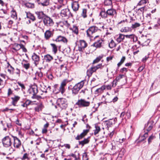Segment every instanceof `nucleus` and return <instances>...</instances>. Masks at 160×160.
<instances>
[{
	"mask_svg": "<svg viewBox=\"0 0 160 160\" xmlns=\"http://www.w3.org/2000/svg\"><path fill=\"white\" fill-rule=\"evenodd\" d=\"M101 30L96 26H92L90 27L86 31L87 36L91 39L93 38V40L99 37V35H97V33L101 32Z\"/></svg>",
	"mask_w": 160,
	"mask_h": 160,
	"instance_id": "1",
	"label": "nucleus"
},
{
	"mask_svg": "<svg viewBox=\"0 0 160 160\" xmlns=\"http://www.w3.org/2000/svg\"><path fill=\"white\" fill-rule=\"evenodd\" d=\"M58 105L61 110H65L68 106V103L67 100L64 98H59L57 100Z\"/></svg>",
	"mask_w": 160,
	"mask_h": 160,
	"instance_id": "2",
	"label": "nucleus"
},
{
	"mask_svg": "<svg viewBox=\"0 0 160 160\" xmlns=\"http://www.w3.org/2000/svg\"><path fill=\"white\" fill-rule=\"evenodd\" d=\"M90 104V102L82 98L79 99L75 103V105L78 106L79 108L88 107Z\"/></svg>",
	"mask_w": 160,
	"mask_h": 160,
	"instance_id": "3",
	"label": "nucleus"
},
{
	"mask_svg": "<svg viewBox=\"0 0 160 160\" xmlns=\"http://www.w3.org/2000/svg\"><path fill=\"white\" fill-rule=\"evenodd\" d=\"M103 68H104V66L102 65V64H98L95 66H92L87 70V75L88 76H91L93 73L95 72L97 70L99 69H102Z\"/></svg>",
	"mask_w": 160,
	"mask_h": 160,
	"instance_id": "4",
	"label": "nucleus"
},
{
	"mask_svg": "<svg viewBox=\"0 0 160 160\" xmlns=\"http://www.w3.org/2000/svg\"><path fill=\"white\" fill-rule=\"evenodd\" d=\"M112 149L114 150L115 153L118 152V158H122L125 154L126 150L124 148H120L118 146L112 147Z\"/></svg>",
	"mask_w": 160,
	"mask_h": 160,
	"instance_id": "5",
	"label": "nucleus"
},
{
	"mask_svg": "<svg viewBox=\"0 0 160 160\" xmlns=\"http://www.w3.org/2000/svg\"><path fill=\"white\" fill-rule=\"evenodd\" d=\"M44 25L47 27H52L54 24L52 19L48 15H46L43 20Z\"/></svg>",
	"mask_w": 160,
	"mask_h": 160,
	"instance_id": "6",
	"label": "nucleus"
},
{
	"mask_svg": "<svg viewBox=\"0 0 160 160\" xmlns=\"http://www.w3.org/2000/svg\"><path fill=\"white\" fill-rule=\"evenodd\" d=\"M69 82V81L68 79H65L63 80L59 88L58 91L57 92V93L61 92L62 94H63L65 91V87Z\"/></svg>",
	"mask_w": 160,
	"mask_h": 160,
	"instance_id": "7",
	"label": "nucleus"
},
{
	"mask_svg": "<svg viewBox=\"0 0 160 160\" xmlns=\"http://www.w3.org/2000/svg\"><path fill=\"white\" fill-rule=\"evenodd\" d=\"M117 121V118H114L110 119L108 120L103 121V124L107 127V128H108L109 127H112L114 124H115Z\"/></svg>",
	"mask_w": 160,
	"mask_h": 160,
	"instance_id": "8",
	"label": "nucleus"
},
{
	"mask_svg": "<svg viewBox=\"0 0 160 160\" xmlns=\"http://www.w3.org/2000/svg\"><path fill=\"white\" fill-rule=\"evenodd\" d=\"M3 146L6 147H8L12 144L11 138L8 136L4 138L2 140Z\"/></svg>",
	"mask_w": 160,
	"mask_h": 160,
	"instance_id": "9",
	"label": "nucleus"
},
{
	"mask_svg": "<svg viewBox=\"0 0 160 160\" xmlns=\"http://www.w3.org/2000/svg\"><path fill=\"white\" fill-rule=\"evenodd\" d=\"M60 13L62 17H69L70 16L73 17L72 14L71 13L68 8H66L62 10Z\"/></svg>",
	"mask_w": 160,
	"mask_h": 160,
	"instance_id": "10",
	"label": "nucleus"
},
{
	"mask_svg": "<svg viewBox=\"0 0 160 160\" xmlns=\"http://www.w3.org/2000/svg\"><path fill=\"white\" fill-rule=\"evenodd\" d=\"M104 44V41L99 38V39L94 42L92 46L97 48H99L103 47Z\"/></svg>",
	"mask_w": 160,
	"mask_h": 160,
	"instance_id": "11",
	"label": "nucleus"
},
{
	"mask_svg": "<svg viewBox=\"0 0 160 160\" xmlns=\"http://www.w3.org/2000/svg\"><path fill=\"white\" fill-rule=\"evenodd\" d=\"M12 137L13 139V146L14 148H19L21 145V142L20 140L16 137L12 135Z\"/></svg>",
	"mask_w": 160,
	"mask_h": 160,
	"instance_id": "12",
	"label": "nucleus"
},
{
	"mask_svg": "<svg viewBox=\"0 0 160 160\" xmlns=\"http://www.w3.org/2000/svg\"><path fill=\"white\" fill-rule=\"evenodd\" d=\"M28 92L32 95L37 94L38 92V87L37 85H33L28 90Z\"/></svg>",
	"mask_w": 160,
	"mask_h": 160,
	"instance_id": "13",
	"label": "nucleus"
},
{
	"mask_svg": "<svg viewBox=\"0 0 160 160\" xmlns=\"http://www.w3.org/2000/svg\"><path fill=\"white\" fill-rule=\"evenodd\" d=\"M53 32L51 31L50 29L47 30L44 33L45 39L46 40H49L50 38L53 36Z\"/></svg>",
	"mask_w": 160,
	"mask_h": 160,
	"instance_id": "14",
	"label": "nucleus"
},
{
	"mask_svg": "<svg viewBox=\"0 0 160 160\" xmlns=\"http://www.w3.org/2000/svg\"><path fill=\"white\" fill-rule=\"evenodd\" d=\"M80 44L78 45V50L79 51H83L84 48L87 46V44L83 40H80Z\"/></svg>",
	"mask_w": 160,
	"mask_h": 160,
	"instance_id": "15",
	"label": "nucleus"
},
{
	"mask_svg": "<svg viewBox=\"0 0 160 160\" xmlns=\"http://www.w3.org/2000/svg\"><path fill=\"white\" fill-rule=\"evenodd\" d=\"M32 61L34 62V63L36 66L39 64L40 61V57L36 54L34 53L32 56Z\"/></svg>",
	"mask_w": 160,
	"mask_h": 160,
	"instance_id": "16",
	"label": "nucleus"
},
{
	"mask_svg": "<svg viewBox=\"0 0 160 160\" xmlns=\"http://www.w3.org/2000/svg\"><path fill=\"white\" fill-rule=\"evenodd\" d=\"M52 41L56 42H62L66 44L68 41L67 39L65 37L61 35L58 36L56 39H53Z\"/></svg>",
	"mask_w": 160,
	"mask_h": 160,
	"instance_id": "17",
	"label": "nucleus"
},
{
	"mask_svg": "<svg viewBox=\"0 0 160 160\" xmlns=\"http://www.w3.org/2000/svg\"><path fill=\"white\" fill-rule=\"evenodd\" d=\"M88 132V130H83V132L80 135H78L75 138L76 140H80L86 136Z\"/></svg>",
	"mask_w": 160,
	"mask_h": 160,
	"instance_id": "18",
	"label": "nucleus"
},
{
	"mask_svg": "<svg viewBox=\"0 0 160 160\" xmlns=\"http://www.w3.org/2000/svg\"><path fill=\"white\" fill-rule=\"evenodd\" d=\"M106 11L108 16L113 17L116 15L117 12L116 10L112 8L108 9L106 10Z\"/></svg>",
	"mask_w": 160,
	"mask_h": 160,
	"instance_id": "19",
	"label": "nucleus"
},
{
	"mask_svg": "<svg viewBox=\"0 0 160 160\" xmlns=\"http://www.w3.org/2000/svg\"><path fill=\"white\" fill-rule=\"evenodd\" d=\"M35 13L38 19H42L43 20L47 15L43 11L36 12Z\"/></svg>",
	"mask_w": 160,
	"mask_h": 160,
	"instance_id": "20",
	"label": "nucleus"
},
{
	"mask_svg": "<svg viewBox=\"0 0 160 160\" xmlns=\"http://www.w3.org/2000/svg\"><path fill=\"white\" fill-rule=\"evenodd\" d=\"M154 122L153 121H149L145 124V128L148 131H150L152 129L153 126Z\"/></svg>",
	"mask_w": 160,
	"mask_h": 160,
	"instance_id": "21",
	"label": "nucleus"
},
{
	"mask_svg": "<svg viewBox=\"0 0 160 160\" xmlns=\"http://www.w3.org/2000/svg\"><path fill=\"white\" fill-rule=\"evenodd\" d=\"M90 137H89L87 138H84V139L82 141L78 142L79 145H81L82 147H83L85 145L88 144L90 142Z\"/></svg>",
	"mask_w": 160,
	"mask_h": 160,
	"instance_id": "22",
	"label": "nucleus"
},
{
	"mask_svg": "<svg viewBox=\"0 0 160 160\" xmlns=\"http://www.w3.org/2000/svg\"><path fill=\"white\" fill-rule=\"evenodd\" d=\"M79 7V4L78 2L75 1L72 4V8L73 11L75 12L78 10Z\"/></svg>",
	"mask_w": 160,
	"mask_h": 160,
	"instance_id": "23",
	"label": "nucleus"
},
{
	"mask_svg": "<svg viewBox=\"0 0 160 160\" xmlns=\"http://www.w3.org/2000/svg\"><path fill=\"white\" fill-rule=\"evenodd\" d=\"M20 98V97L18 96H14V97H12V104L14 106H16V104Z\"/></svg>",
	"mask_w": 160,
	"mask_h": 160,
	"instance_id": "24",
	"label": "nucleus"
},
{
	"mask_svg": "<svg viewBox=\"0 0 160 160\" xmlns=\"http://www.w3.org/2000/svg\"><path fill=\"white\" fill-rule=\"evenodd\" d=\"M106 88V86L105 85L102 86L101 87L97 89L95 91V94H99L102 93L103 91Z\"/></svg>",
	"mask_w": 160,
	"mask_h": 160,
	"instance_id": "25",
	"label": "nucleus"
},
{
	"mask_svg": "<svg viewBox=\"0 0 160 160\" xmlns=\"http://www.w3.org/2000/svg\"><path fill=\"white\" fill-rule=\"evenodd\" d=\"M26 17L30 19L32 22H34L36 20V18L33 14L30 12H26Z\"/></svg>",
	"mask_w": 160,
	"mask_h": 160,
	"instance_id": "26",
	"label": "nucleus"
},
{
	"mask_svg": "<svg viewBox=\"0 0 160 160\" xmlns=\"http://www.w3.org/2000/svg\"><path fill=\"white\" fill-rule=\"evenodd\" d=\"M72 92V94L73 95L75 96L78 93L79 91L80 90L78 88L77 86H76L75 85L71 89Z\"/></svg>",
	"mask_w": 160,
	"mask_h": 160,
	"instance_id": "27",
	"label": "nucleus"
},
{
	"mask_svg": "<svg viewBox=\"0 0 160 160\" xmlns=\"http://www.w3.org/2000/svg\"><path fill=\"white\" fill-rule=\"evenodd\" d=\"M50 0H38L39 4H41L43 6H47L49 4Z\"/></svg>",
	"mask_w": 160,
	"mask_h": 160,
	"instance_id": "28",
	"label": "nucleus"
},
{
	"mask_svg": "<svg viewBox=\"0 0 160 160\" xmlns=\"http://www.w3.org/2000/svg\"><path fill=\"white\" fill-rule=\"evenodd\" d=\"M44 60L47 62H50L53 59V57L49 54H47L44 56Z\"/></svg>",
	"mask_w": 160,
	"mask_h": 160,
	"instance_id": "29",
	"label": "nucleus"
},
{
	"mask_svg": "<svg viewBox=\"0 0 160 160\" xmlns=\"http://www.w3.org/2000/svg\"><path fill=\"white\" fill-rule=\"evenodd\" d=\"M69 29L72 31L73 33L76 35H78V28L76 26L73 25L72 27L70 28Z\"/></svg>",
	"mask_w": 160,
	"mask_h": 160,
	"instance_id": "30",
	"label": "nucleus"
},
{
	"mask_svg": "<svg viewBox=\"0 0 160 160\" xmlns=\"http://www.w3.org/2000/svg\"><path fill=\"white\" fill-rule=\"evenodd\" d=\"M95 129L93 130V134L94 135H96L101 130V128L97 124H95Z\"/></svg>",
	"mask_w": 160,
	"mask_h": 160,
	"instance_id": "31",
	"label": "nucleus"
},
{
	"mask_svg": "<svg viewBox=\"0 0 160 160\" xmlns=\"http://www.w3.org/2000/svg\"><path fill=\"white\" fill-rule=\"evenodd\" d=\"M124 75H123L120 74L118 76L116 77V79H115V80L116 81V82H115V85H114L113 82H114L115 80H114L112 82V87H115L116 85V83L118 81H119L120 80V79H121V78H123V77H124Z\"/></svg>",
	"mask_w": 160,
	"mask_h": 160,
	"instance_id": "32",
	"label": "nucleus"
},
{
	"mask_svg": "<svg viewBox=\"0 0 160 160\" xmlns=\"http://www.w3.org/2000/svg\"><path fill=\"white\" fill-rule=\"evenodd\" d=\"M100 15L102 18H106L108 17L107 14V11H106L105 8L104 9V10L102 11L100 13Z\"/></svg>",
	"mask_w": 160,
	"mask_h": 160,
	"instance_id": "33",
	"label": "nucleus"
},
{
	"mask_svg": "<svg viewBox=\"0 0 160 160\" xmlns=\"http://www.w3.org/2000/svg\"><path fill=\"white\" fill-rule=\"evenodd\" d=\"M125 37V35L121 34H120L119 35V36L118 38L117 39V41L118 42L120 43L122 41L123 39H124Z\"/></svg>",
	"mask_w": 160,
	"mask_h": 160,
	"instance_id": "34",
	"label": "nucleus"
},
{
	"mask_svg": "<svg viewBox=\"0 0 160 160\" xmlns=\"http://www.w3.org/2000/svg\"><path fill=\"white\" fill-rule=\"evenodd\" d=\"M84 84V81L82 80L80 82L76 84L75 85L76 86H77L79 90H80L83 86Z\"/></svg>",
	"mask_w": 160,
	"mask_h": 160,
	"instance_id": "35",
	"label": "nucleus"
},
{
	"mask_svg": "<svg viewBox=\"0 0 160 160\" xmlns=\"http://www.w3.org/2000/svg\"><path fill=\"white\" fill-rule=\"evenodd\" d=\"M132 30L131 28L129 27H125L124 28H122L120 30V31L122 32H128L131 31Z\"/></svg>",
	"mask_w": 160,
	"mask_h": 160,
	"instance_id": "36",
	"label": "nucleus"
},
{
	"mask_svg": "<svg viewBox=\"0 0 160 160\" xmlns=\"http://www.w3.org/2000/svg\"><path fill=\"white\" fill-rule=\"evenodd\" d=\"M50 45L52 48V52H54V53H56L58 51L57 47L54 43H51Z\"/></svg>",
	"mask_w": 160,
	"mask_h": 160,
	"instance_id": "37",
	"label": "nucleus"
},
{
	"mask_svg": "<svg viewBox=\"0 0 160 160\" xmlns=\"http://www.w3.org/2000/svg\"><path fill=\"white\" fill-rule=\"evenodd\" d=\"M103 57V55H102L97 57L93 62L92 64L98 63Z\"/></svg>",
	"mask_w": 160,
	"mask_h": 160,
	"instance_id": "38",
	"label": "nucleus"
},
{
	"mask_svg": "<svg viewBox=\"0 0 160 160\" xmlns=\"http://www.w3.org/2000/svg\"><path fill=\"white\" fill-rule=\"evenodd\" d=\"M11 17L15 19L17 18V14L16 11L13 9L11 11Z\"/></svg>",
	"mask_w": 160,
	"mask_h": 160,
	"instance_id": "39",
	"label": "nucleus"
},
{
	"mask_svg": "<svg viewBox=\"0 0 160 160\" xmlns=\"http://www.w3.org/2000/svg\"><path fill=\"white\" fill-rule=\"evenodd\" d=\"M156 138V137L155 136L153 135V134H152L150 136L149 138L148 139V144H150L152 142V140L155 139Z\"/></svg>",
	"mask_w": 160,
	"mask_h": 160,
	"instance_id": "40",
	"label": "nucleus"
},
{
	"mask_svg": "<svg viewBox=\"0 0 160 160\" xmlns=\"http://www.w3.org/2000/svg\"><path fill=\"white\" fill-rule=\"evenodd\" d=\"M148 136V132L145 133L144 134L141 136V139L138 141V142H140L144 141Z\"/></svg>",
	"mask_w": 160,
	"mask_h": 160,
	"instance_id": "41",
	"label": "nucleus"
},
{
	"mask_svg": "<svg viewBox=\"0 0 160 160\" xmlns=\"http://www.w3.org/2000/svg\"><path fill=\"white\" fill-rule=\"evenodd\" d=\"M7 12L6 10L3 9H1L0 10V17L1 18H4V16L3 15V14H7Z\"/></svg>",
	"mask_w": 160,
	"mask_h": 160,
	"instance_id": "42",
	"label": "nucleus"
},
{
	"mask_svg": "<svg viewBox=\"0 0 160 160\" xmlns=\"http://www.w3.org/2000/svg\"><path fill=\"white\" fill-rule=\"evenodd\" d=\"M116 45V44L112 39L111 40L110 42L109 43V47L111 48H112L115 47Z\"/></svg>",
	"mask_w": 160,
	"mask_h": 160,
	"instance_id": "43",
	"label": "nucleus"
},
{
	"mask_svg": "<svg viewBox=\"0 0 160 160\" xmlns=\"http://www.w3.org/2000/svg\"><path fill=\"white\" fill-rule=\"evenodd\" d=\"M42 68H39V69L40 70V71H37L36 73V76H38L39 78H41L43 77V73L41 72V69Z\"/></svg>",
	"mask_w": 160,
	"mask_h": 160,
	"instance_id": "44",
	"label": "nucleus"
},
{
	"mask_svg": "<svg viewBox=\"0 0 160 160\" xmlns=\"http://www.w3.org/2000/svg\"><path fill=\"white\" fill-rule=\"evenodd\" d=\"M140 25L141 24L139 23L135 22L132 24L131 28L132 29H133L139 27Z\"/></svg>",
	"mask_w": 160,
	"mask_h": 160,
	"instance_id": "45",
	"label": "nucleus"
},
{
	"mask_svg": "<svg viewBox=\"0 0 160 160\" xmlns=\"http://www.w3.org/2000/svg\"><path fill=\"white\" fill-rule=\"evenodd\" d=\"M26 7L29 8H33L34 7V5L33 3H31L29 2L26 3L25 4Z\"/></svg>",
	"mask_w": 160,
	"mask_h": 160,
	"instance_id": "46",
	"label": "nucleus"
},
{
	"mask_svg": "<svg viewBox=\"0 0 160 160\" xmlns=\"http://www.w3.org/2000/svg\"><path fill=\"white\" fill-rule=\"evenodd\" d=\"M22 67L23 68H25L26 70L28 69L30 67V64L29 63H22Z\"/></svg>",
	"mask_w": 160,
	"mask_h": 160,
	"instance_id": "47",
	"label": "nucleus"
},
{
	"mask_svg": "<svg viewBox=\"0 0 160 160\" xmlns=\"http://www.w3.org/2000/svg\"><path fill=\"white\" fill-rule=\"evenodd\" d=\"M125 115L124 117V118L126 120L127 119H128L130 118L131 117V114L129 112H125Z\"/></svg>",
	"mask_w": 160,
	"mask_h": 160,
	"instance_id": "48",
	"label": "nucleus"
},
{
	"mask_svg": "<svg viewBox=\"0 0 160 160\" xmlns=\"http://www.w3.org/2000/svg\"><path fill=\"white\" fill-rule=\"evenodd\" d=\"M87 9H83L82 10V12L81 14V16L84 18L87 17V16L86 15Z\"/></svg>",
	"mask_w": 160,
	"mask_h": 160,
	"instance_id": "49",
	"label": "nucleus"
},
{
	"mask_svg": "<svg viewBox=\"0 0 160 160\" xmlns=\"http://www.w3.org/2000/svg\"><path fill=\"white\" fill-rule=\"evenodd\" d=\"M82 159L83 160H88V159L87 153L86 152H85L83 153Z\"/></svg>",
	"mask_w": 160,
	"mask_h": 160,
	"instance_id": "50",
	"label": "nucleus"
},
{
	"mask_svg": "<svg viewBox=\"0 0 160 160\" xmlns=\"http://www.w3.org/2000/svg\"><path fill=\"white\" fill-rule=\"evenodd\" d=\"M47 77L50 80H52L53 77L52 74L50 73H47L46 74Z\"/></svg>",
	"mask_w": 160,
	"mask_h": 160,
	"instance_id": "51",
	"label": "nucleus"
},
{
	"mask_svg": "<svg viewBox=\"0 0 160 160\" xmlns=\"http://www.w3.org/2000/svg\"><path fill=\"white\" fill-rule=\"evenodd\" d=\"M32 98L33 99H39L42 98V97L39 95H37V94H35V95L32 96Z\"/></svg>",
	"mask_w": 160,
	"mask_h": 160,
	"instance_id": "52",
	"label": "nucleus"
},
{
	"mask_svg": "<svg viewBox=\"0 0 160 160\" xmlns=\"http://www.w3.org/2000/svg\"><path fill=\"white\" fill-rule=\"evenodd\" d=\"M28 156V154L27 153H24L22 158V160H24L26 159H29Z\"/></svg>",
	"mask_w": 160,
	"mask_h": 160,
	"instance_id": "53",
	"label": "nucleus"
},
{
	"mask_svg": "<svg viewBox=\"0 0 160 160\" xmlns=\"http://www.w3.org/2000/svg\"><path fill=\"white\" fill-rule=\"evenodd\" d=\"M13 91L11 90V89L10 88H9L8 89V96H10V95L12 94H13Z\"/></svg>",
	"mask_w": 160,
	"mask_h": 160,
	"instance_id": "54",
	"label": "nucleus"
},
{
	"mask_svg": "<svg viewBox=\"0 0 160 160\" xmlns=\"http://www.w3.org/2000/svg\"><path fill=\"white\" fill-rule=\"evenodd\" d=\"M148 0H141L138 3L139 5H141L142 4H146L148 1Z\"/></svg>",
	"mask_w": 160,
	"mask_h": 160,
	"instance_id": "55",
	"label": "nucleus"
},
{
	"mask_svg": "<svg viewBox=\"0 0 160 160\" xmlns=\"http://www.w3.org/2000/svg\"><path fill=\"white\" fill-rule=\"evenodd\" d=\"M62 24L64 26H65L67 28H68L70 25V24L67 21H66L63 22Z\"/></svg>",
	"mask_w": 160,
	"mask_h": 160,
	"instance_id": "56",
	"label": "nucleus"
},
{
	"mask_svg": "<svg viewBox=\"0 0 160 160\" xmlns=\"http://www.w3.org/2000/svg\"><path fill=\"white\" fill-rule=\"evenodd\" d=\"M135 35L134 34H132L130 35H125V37L127 38H131L133 39V38L134 36Z\"/></svg>",
	"mask_w": 160,
	"mask_h": 160,
	"instance_id": "57",
	"label": "nucleus"
},
{
	"mask_svg": "<svg viewBox=\"0 0 160 160\" xmlns=\"http://www.w3.org/2000/svg\"><path fill=\"white\" fill-rule=\"evenodd\" d=\"M17 83L19 86L21 87L22 90L25 89V87L23 84L22 83L20 82H18Z\"/></svg>",
	"mask_w": 160,
	"mask_h": 160,
	"instance_id": "58",
	"label": "nucleus"
},
{
	"mask_svg": "<svg viewBox=\"0 0 160 160\" xmlns=\"http://www.w3.org/2000/svg\"><path fill=\"white\" fill-rule=\"evenodd\" d=\"M20 45L19 44H18L17 43H15L14 44V46L15 47L17 50H18L20 49V48H19Z\"/></svg>",
	"mask_w": 160,
	"mask_h": 160,
	"instance_id": "59",
	"label": "nucleus"
},
{
	"mask_svg": "<svg viewBox=\"0 0 160 160\" xmlns=\"http://www.w3.org/2000/svg\"><path fill=\"white\" fill-rule=\"evenodd\" d=\"M69 156H72V157L74 158H75L74 160H78L79 159V158H77L75 155L73 153H71V154H70V155H69Z\"/></svg>",
	"mask_w": 160,
	"mask_h": 160,
	"instance_id": "60",
	"label": "nucleus"
},
{
	"mask_svg": "<svg viewBox=\"0 0 160 160\" xmlns=\"http://www.w3.org/2000/svg\"><path fill=\"white\" fill-rule=\"evenodd\" d=\"M32 101H30L29 100H27L25 101V102L27 106L28 105H29L30 104H31V103H32Z\"/></svg>",
	"mask_w": 160,
	"mask_h": 160,
	"instance_id": "61",
	"label": "nucleus"
},
{
	"mask_svg": "<svg viewBox=\"0 0 160 160\" xmlns=\"http://www.w3.org/2000/svg\"><path fill=\"white\" fill-rule=\"evenodd\" d=\"M125 112H123L121 113L120 115V118H122V119L123 120L124 118V117H125Z\"/></svg>",
	"mask_w": 160,
	"mask_h": 160,
	"instance_id": "62",
	"label": "nucleus"
},
{
	"mask_svg": "<svg viewBox=\"0 0 160 160\" xmlns=\"http://www.w3.org/2000/svg\"><path fill=\"white\" fill-rule=\"evenodd\" d=\"M63 146L65 147L66 148L68 149H70V145L68 144H64L62 146V147H63Z\"/></svg>",
	"mask_w": 160,
	"mask_h": 160,
	"instance_id": "63",
	"label": "nucleus"
},
{
	"mask_svg": "<svg viewBox=\"0 0 160 160\" xmlns=\"http://www.w3.org/2000/svg\"><path fill=\"white\" fill-rule=\"evenodd\" d=\"M15 73L17 74L19 76L20 73V71L18 68H17L16 69V71L14 72V73Z\"/></svg>",
	"mask_w": 160,
	"mask_h": 160,
	"instance_id": "64",
	"label": "nucleus"
}]
</instances>
